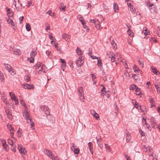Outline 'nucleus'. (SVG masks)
I'll return each instance as SVG.
<instances>
[{"label": "nucleus", "mask_w": 160, "mask_h": 160, "mask_svg": "<svg viewBox=\"0 0 160 160\" xmlns=\"http://www.w3.org/2000/svg\"><path fill=\"white\" fill-rule=\"evenodd\" d=\"M149 102L151 104V108H152L155 106V103L153 99H151L149 101Z\"/></svg>", "instance_id": "obj_18"}, {"label": "nucleus", "mask_w": 160, "mask_h": 160, "mask_svg": "<svg viewBox=\"0 0 160 160\" xmlns=\"http://www.w3.org/2000/svg\"><path fill=\"white\" fill-rule=\"evenodd\" d=\"M151 68L152 70V72H153L156 75H158V73H159V72L157 71V68L153 67H151Z\"/></svg>", "instance_id": "obj_19"}, {"label": "nucleus", "mask_w": 160, "mask_h": 160, "mask_svg": "<svg viewBox=\"0 0 160 160\" xmlns=\"http://www.w3.org/2000/svg\"><path fill=\"white\" fill-rule=\"evenodd\" d=\"M18 148L20 153H21L23 154H26V151L25 148L23 147L22 145L18 144Z\"/></svg>", "instance_id": "obj_5"}, {"label": "nucleus", "mask_w": 160, "mask_h": 160, "mask_svg": "<svg viewBox=\"0 0 160 160\" xmlns=\"http://www.w3.org/2000/svg\"><path fill=\"white\" fill-rule=\"evenodd\" d=\"M97 65L100 68V69L102 71V60L100 58L98 59Z\"/></svg>", "instance_id": "obj_8"}, {"label": "nucleus", "mask_w": 160, "mask_h": 160, "mask_svg": "<svg viewBox=\"0 0 160 160\" xmlns=\"http://www.w3.org/2000/svg\"><path fill=\"white\" fill-rule=\"evenodd\" d=\"M4 65L7 71L8 72H10V70L12 68L10 65L8 64L4 63Z\"/></svg>", "instance_id": "obj_15"}, {"label": "nucleus", "mask_w": 160, "mask_h": 160, "mask_svg": "<svg viewBox=\"0 0 160 160\" xmlns=\"http://www.w3.org/2000/svg\"><path fill=\"white\" fill-rule=\"evenodd\" d=\"M52 159L54 160H59V159L58 158L57 156H54V157H52Z\"/></svg>", "instance_id": "obj_58"}, {"label": "nucleus", "mask_w": 160, "mask_h": 160, "mask_svg": "<svg viewBox=\"0 0 160 160\" xmlns=\"http://www.w3.org/2000/svg\"><path fill=\"white\" fill-rule=\"evenodd\" d=\"M128 34L131 37H132L134 36V33L132 31H127Z\"/></svg>", "instance_id": "obj_28"}, {"label": "nucleus", "mask_w": 160, "mask_h": 160, "mask_svg": "<svg viewBox=\"0 0 160 160\" xmlns=\"http://www.w3.org/2000/svg\"><path fill=\"white\" fill-rule=\"evenodd\" d=\"M155 88L157 90V91L158 94L160 93V87L158 85H155Z\"/></svg>", "instance_id": "obj_31"}, {"label": "nucleus", "mask_w": 160, "mask_h": 160, "mask_svg": "<svg viewBox=\"0 0 160 160\" xmlns=\"http://www.w3.org/2000/svg\"><path fill=\"white\" fill-rule=\"evenodd\" d=\"M91 114H92V115L93 116H95V114H96V112L94 110H91Z\"/></svg>", "instance_id": "obj_53"}, {"label": "nucleus", "mask_w": 160, "mask_h": 160, "mask_svg": "<svg viewBox=\"0 0 160 160\" xmlns=\"http://www.w3.org/2000/svg\"><path fill=\"white\" fill-rule=\"evenodd\" d=\"M41 109L42 112L46 115H49L50 114V111L48 107L46 105H44L41 107Z\"/></svg>", "instance_id": "obj_2"}, {"label": "nucleus", "mask_w": 160, "mask_h": 160, "mask_svg": "<svg viewBox=\"0 0 160 160\" xmlns=\"http://www.w3.org/2000/svg\"><path fill=\"white\" fill-rule=\"evenodd\" d=\"M11 72V74L12 75H14L16 74V73L15 71L12 68L10 70V72Z\"/></svg>", "instance_id": "obj_50"}, {"label": "nucleus", "mask_w": 160, "mask_h": 160, "mask_svg": "<svg viewBox=\"0 0 160 160\" xmlns=\"http://www.w3.org/2000/svg\"><path fill=\"white\" fill-rule=\"evenodd\" d=\"M136 93L137 95H140L141 93L140 92V89L139 88H137L136 89Z\"/></svg>", "instance_id": "obj_38"}, {"label": "nucleus", "mask_w": 160, "mask_h": 160, "mask_svg": "<svg viewBox=\"0 0 160 160\" xmlns=\"http://www.w3.org/2000/svg\"><path fill=\"white\" fill-rule=\"evenodd\" d=\"M133 69L135 72H140V70L138 67L136 65H134L133 67Z\"/></svg>", "instance_id": "obj_23"}, {"label": "nucleus", "mask_w": 160, "mask_h": 160, "mask_svg": "<svg viewBox=\"0 0 160 160\" xmlns=\"http://www.w3.org/2000/svg\"><path fill=\"white\" fill-rule=\"evenodd\" d=\"M88 54H89V55L93 59H98V57H97L96 56H94L93 55H91L92 53H91L90 52H89V53H88Z\"/></svg>", "instance_id": "obj_43"}, {"label": "nucleus", "mask_w": 160, "mask_h": 160, "mask_svg": "<svg viewBox=\"0 0 160 160\" xmlns=\"http://www.w3.org/2000/svg\"><path fill=\"white\" fill-rule=\"evenodd\" d=\"M111 42L112 45L114 49H116L117 48L116 43L114 42L113 40Z\"/></svg>", "instance_id": "obj_32"}, {"label": "nucleus", "mask_w": 160, "mask_h": 160, "mask_svg": "<svg viewBox=\"0 0 160 160\" xmlns=\"http://www.w3.org/2000/svg\"><path fill=\"white\" fill-rule=\"evenodd\" d=\"M96 29H101L102 28L101 27L100 25L99 24V22L96 23L95 25Z\"/></svg>", "instance_id": "obj_33"}, {"label": "nucleus", "mask_w": 160, "mask_h": 160, "mask_svg": "<svg viewBox=\"0 0 160 160\" xmlns=\"http://www.w3.org/2000/svg\"><path fill=\"white\" fill-rule=\"evenodd\" d=\"M138 62L139 65H141L142 67H143L144 64L143 63V62H142V61L139 59L138 60Z\"/></svg>", "instance_id": "obj_42"}, {"label": "nucleus", "mask_w": 160, "mask_h": 160, "mask_svg": "<svg viewBox=\"0 0 160 160\" xmlns=\"http://www.w3.org/2000/svg\"><path fill=\"white\" fill-rule=\"evenodd\" d=\"M93 116L97 120H98L99 118V115L97 113L96 114H95V115Z\"/></svg>", "instance_id": "obj_56"}, {"label": "nucleus", "mask_w": 160, "mask_h": 160, "mask_svg": "<svg viewBox=\"0 0 160 160\" xmlns=\"http://www.w3.org/2000/svg\"><path fill=\"white\" fill-rule=\"evenodd\" d=\"M62 37L63 39H64L66 41H69L70 37V36L68 35L66 33H64V34H63Z\"/></svg>", "instance_id": "obj_11"}, {"label": "nucleus", "mask_w": 160, "mask_h": 160, "mask_svg": "<svg viewBox=\"0 0 160 160\" xmlns=\"http://www.w3.org/2000/svg\"><path fill=\"white\" fill-rule=\"evenodd\" d=\"M3 74L1 72L0 73V78H1V81H2V80H4V78L3 77Z\"/></svg>", "instance_id": "obj_54"}, {"label": "nucleus", "mask_w": 160, "mask_h": 160, "mask_svg": "<svg viewBox=\"0 0 160 160\" xmlns=\"http://www.w3.org/2000/svg\"><path fill=\"white\" fill-rule=\"evenodd\" d=\"M142 122L143 124L148 125V124H147L146 123V119H144V118H143Z\"/></svg>", "instance_id": "obj_60"}, {"label": "nucleus", "mask_w": 160, "mask_h": 160, "mask_svg": "<svg viewBox=\"0 0 160 160\" xmlns=\"http://www.w3.org/2000/svg\"><path fill=\"white\" fill-rule=\"evenodd\" d=\"M48 116L47 117L48 120L51 123H53L54 122V117L52 116L51 115H48Z\"/></svg>", "instance_id": "obj_9"}, {"label": "nucleus", "mask_w": 160, "mask_h": 160, "mask_svg": "<svg viewBox=\"0 0 160 160\" xmlns=\"http://www.w3.org/2000/svg\"><path fill=\"white\" fill-rule=\"evenodd\" d=\"M9 95L11 97V98L12 99V100H14L16 99L15 95L12 92H9Z\"/></svg>", "instance_id": "obj_30"}, {"label": "nucleus", "mask_w": 160, "mask_h": 160, "mask_svg": "<svg viewBox=\"0 0 160 160\" xmlns=\"http://www.w3.org/2000/svg\"><path fill=\"white\" fill-rule=\"evenodd\" d=\"M71 149L72 150H73L74 153L76 154H78L79 152V148H76L74 147L73 146L71 147Z\"/></svg>", "instance_id": "obj_20"}, {"label": "nucleus", "mask_w": 160, "mask_h": 160, "mask_svg": "<svg viewBox=\"0 0 160 160\" xmlns=\"http://www.w3.org/2000/svg\"><path fill=\"white\" fill-rule=\"evenodd\" d=\"M127 136L126 137V140L127 142H128L129 141L130 139V134H129V133H128L127 134Z\"/></svg>", "instance_id": "obj_46"}, {"label": "nucleus", "mask_w": 160, "mask_h": 160, "mask_svg": "<svg viewBox=\"0 0 160 160\" xmlns=\"http://www.w3.org/2000/svg\"><path fill=\"white\" fill-rule=\"evenodd\" d=\"M20 103L23 106L25 109H27V107L25 104V102H24L22 98L20 99Z\"/></svg>", "instance_id": "obj_21"}, {"label": "nucleus", "mask_w": 160, "mask_h": 160, "mask_svg": "<svg viewBox=\"0 0 160 160\" xmlns=\"http://www.w3.org/2000/svg\"><path fill=\"white\" fill-rule=\"evenodd\" d=\"M26 30H31V27L29 24L27 23L26 25Z\"/></svg>", "instance_id": "obj_40"}, {"label": "nucleus", "mask_w": 160, "mask_h": 160, "mask_svg": "<svg viewBox=\"0 0 160 160\" xmlns=\"http://www.w3.org/2000/svg\"><path fill=\"white\" fill-rule=\"evenodd\" d=\"M22 87L25 89H31L32 88L33 85H29L28 84H23Z\"/></svg>", "instance_id": "obj_10"}, {"label": "nucleus", "mask_w": 160, "mask_h": 160, "mask_svg": "<svg viewBox=\"0 0 160 160\" xmlns=\"http://www.w3.org/2000/svg\"><path fill=\"white\" fill-rule=\"evenodd\" d=\"M7 11H8L7 15L9 17H11L12 16H13V13L12 12V11H11L10 9H8Z\"/></svg>", "instance_id": "obj_27"}, {"label": "nucleus", "mask_w": 160, "mask_h": 160, "mask_svg": "<svg viewBox=\"0 0 160 160\" xmlns=\"http://www.w3.org/2000/svg\"><path fill=\"white\" fill-rule=\"evenodd\" d=\"M8 22L9 24H11L12 25H13V24L14 23L13 20H12L10 19H9L8 20Z\"/></svg>", "instance_id": "obj_45"}, {"label": "nucleus", "mask_w": 160, "mask_h": 160, "mask_svg": "<svg viewBox=\"0 0 160 160\" xmlns=\"http://www.w3.org/2000/svg\"><path fill=\"white\" fill-rule=\"evenodd\" d=\"M78 92L80 99L81 100L82 99H83L84 98V97L83 91L82 88L81 87H79L78 89Z\"/></svg>", "instance_id": "obj_3"}, {"label": "nucleus", "mask_w": 160, "mask_h": 160, "mask_svg": "<svg viewBox=\"0 0 160 160\" xmlns=\"http://www.w3.org/2000/svg\"><path fill=\"white\" fill-rule=\"evenodd\" d=\"M8 142L9 145H11L12 147L13 146V142L12 140L9 138L8 139Z\"/></svg>", "instance_id": "obj_35"}, {"label": "nucleus", "mask_w": 160, "mask_h": 160, "mask_svg": "<svg viewBox=\"0 0 160 160\" xmlns=\"http://www.w3.org/2000/svg\"><path fill=\"white\" fill-rule=\"evenodd\" d=\"M92 81H93V80L96 78V76L94 75V74H92Z\"/></svg>", "instance_id": "obj_63"}, {"label": "nucleus", "mask_w": 160, "mask_h": 160, "mask_svg": "<svg viewBox=\"0 0 160 160\" xmlns=\"http://www.w3.org/2000/svg\"><path fill=\"white\" fill-rule=\"evenodd\" d=\"M114 56H115L114 54L113 55H112V57H111V61L112 62H114L115 60V59H117L116 57L115 58L114 57ZM117 59H119L118 58H117Z\"/></svg>", "instance_id": "obj_36"}, {"label": "nucleus", "mask_w": 160, "mask_h": 160, "mask_svg": "<svg viewBox=\"0 0 160 160\" xmlns=\"http://www.w3.org/2000/svg\"><path fill=\"white\" fill-rule=\"evenodd\" d=\"M21 51L19 49H17L16 50V55H19L21 54Z\"/></svg>", "instance_id": "obj_39"}, {"label": "nucleus", "mask_w": 160, "mask_h": 160, "mask_svg": "<svg viewBox=\"0 0 160 160\" xmlns=\"http://www.w3.org/2000/svg\"><path fill=\"white\" fill-rule=\"evenodd\" d=\"M14 2L15 7L18 8V11H20V9H21L22 7V3H20L19 0H14Z\"/></svg>", "instance_id": "obj_4"}, {"label": "nucleus", "mask_w": 160, "mask_h": 160, "mask_svg": "<svg viewBox=\"0 0 160 160\" xmlns=\"http://www.w3.org/2000/svg\"><path fill=\"white\" fill-rule=\"evenodd\" d=\"M130 11L132 13L134 12L135 8L133 7L132 8L130 7Z\"/></svg>", "instance_id": "obj_59"}, {"label": "nucleus", "mask_w": 160, "mask_h": 160, "mask_svg": "<svg viewBox=\"0 0 160 160\" xmlns=\"http://www.w3.org/2000/svg\"><path fill=\"white\" fill-rule=\"evenodd\" d=\"M46 27V28L45 30H48L50 29V26L48 25L47 23L45 24Z\"/></svg>", "instance_id": "obj_55"}, {"label": "nucleus", "mask_w": 160, "mask_h": 160, "mask_svg": "<svg viewBox=\"0 0 160 160\" xmlns=\"http://www.w3.org/2000/svg\"><path fill=\"white\" fill-rule=\"evenodd\" d=\"M3 147L6 150H8V145L6 144V143H3L2 144Z\"/></svg>", "instance_id": "obj_44"}, {"label": "nucleus", "mask_w": 160, "mask_h": 160, "mask_svg": "<svg viewBox=\"0 0 160 160\" xmlns=\"http://www.w3.org/2000/svg\"><path fill=\"white\" fill-rule=\"evenodd\" d=\"M89 22H90L91 23H93L94 24V25H95L96 23H98V21L97 19H94L93 20L90 19L89 20Z\"/></svg>", "instance_id": "obj_26"}, {"label": "nucleus", "mask_w": 160, "mask_h": 160, "mask_svg": "<svg viewBox=\"0 0 160 160\" xmlns=\"http://www.w3.org/2000/svg\"><path fill=\"white\" fill-rule=\"evenodd\" d=\"M80 59H79V60H78L76 62V64L78 67H81L83 64L82 61V58H80Z\"/></svg>", "instance_id": "obj_12"}, {"label": "nucleus", "mask_w": 160, "mask_h": 160, "mask_svg": "<svg viewBox=\"0 0 160 160\" xmlns=\"http://www.w3.org/2000/svg\"><path fill=\"white\" fill-rule=\"evenodd\" d=\"M31 2L30 1H29L28 2V4L27 5V7H29L32 4Z\"/></svg>", "instance_id": "obj_62"}, {"label": "nucleus", "mask_w": 160, "mask_h": 160, "mask_svg": "<svg viewBox=\"0 0 160 160\" xmlns=\"http://www.w3.org/2000/svg\"><path fill=\"white\" fill-rule=\"evenodd\" d=\"M125 158H126V159L127 160H131L130 159V158L128 156V155H125Z\"/></svg>", "instance_id": "obj_64"}, {"label": "nucleus", "mask_w": 160, "mask_h": 160, "mask_svg": "<svg viewBox=\"0 0 160 160\" xmlns=\"http://www.w3.org/2000/svg\"><path fill=\"white\" fill-rule=\"evenodd\" d=\"M49 38L51 40H53L54 39L51 33L49 35Z\"/></svg>", "instance_id": "obj_61"}, {"label": "nucleus", "mask_w": 160, "mask_h": 160, "mask_svg": "<svg viewBox=\"0 0 160 160\" xmlns=\"http://www.w3.org/2000/svg\"><path fill=\"white\" fill-rule=\"evenodd\" d=\"M23 115L26 119L30 118L29 114L27 111H25Z\"/></svg>", "instance_id": "obj_25"}, {"label": "nucleus", "mask_w": 160, "mask_h": 160, "mask_svg": "<svg viewBox=\"0 0 160 160\" xmlns=\"http://www.w3.org/2000/svg\"><path fill=\"white\" fill-rule=\"evenodd\" d=\"M149 8L150 12L156 14L157 12V8L155 5L153 4H151L148 6Z\"/></svg>", "instance_id": "obj_1"}, {"label": "nucleus", "mask_w": 160, "mask_h": 160, "mask_svg": "<svg viewBox=\"0 0 160 160\" xmlns=\"http://www.w3.org/2000/svg\"><path fill=\"white\" fill-rule=\"evenodd\" d=\"M105 147L106 149L108 152H110L111 151V148H110V146L107 144H105Z\"/></svg>", "instance_id": "obj_34"}, {"label": "nucleus", "mask_w": 160, "mask_h": 160, "mask_svg": "<svg viewBox=\"0 0 160 160\" xmlns=\"http://www.w3.org/2000/svg\"><path fill=\"white\" fill-rule=\"evenodd\" d=\"M22 134L21 131L20 130V129H19L17 131L16 134H17V136L19 137H20L21 136V134Z\"/></svg>", "instance_id": "obj_41"}, {"label": "nucleus", "mask_w": 160, "mask_h": 160, "mask_svg": "<svg viewBox=\"0 0 160 160\" xmlns=\"http://www.w3.org/2000/svg\"><path fill=\"white\" fill-rule=\"evenodd\" d=\"M28 60L30 63H32L34 62V58L32 57L30 58H28Z\"/></svg>", "instance_id": "obj_49"}, {"label": "nucleus", "mask_w": 160, "mask_h": 160, "mask_svg": "<svg viewBox=\"0 0 160 160\" xmlns=\"http://www.w3.org/2000/svg\"><path fill=\"white\" fill-rule=\"evenodd\" d=\"M60 4L61 5V6L60 7V10H62L63 11H65L66 6L64 5V4L62 2H60Z\"/></svg>", "instance_id": "obj_22"}, {"label": "nucleus", "mask_w": 160, "mask_h": 160, "mask_svg": "<svg viewBox=\"0 0 160 160\" xmlns=\"http://www.w3.org/2000/svg\"><path fill=\"white\" fill-rule=\"evenodd\" d=\"M76 52L78 55V56H79V59H80V58H82V51L80 49V48L78 47L76 49Z\"/></svg>", "instance_id": "obj_7"}, {"label": "nucleus", "mask_w": 160, "mask_h": 160, "mask_svg": "<svg viewBox=\"0 0 160 160\" xmlns=\"http://www.w3.org/2000/svg\"><path fill=\"white\" fill-rule=\"evenodd\" d=\"M134 102H135V104H134V107L136 108L137 109H139L138 108H139H139L141 110H142V109H141V106L139 105L138 104H137L136 103V101L135 100H134Z\"/></svg>", "instance_id": "obj_29"}, {"label": "nucleus", "mask_w": 160, "mask_h": 160, "mask_svg": "<svg viewBox=\"0 0 160 160\" xmlns=\"http://www.w3.org/2000/svg\"><path fill=\"white\" fill-rule=\"evenodd\" d=\"M24 18V17L23 16L19 18V20L20 21V23L21 24L22 23V21L23 20V19Z\"/></svg>", "instance_id": "obj_52"}, {"label": "nucleus", "mask_w": 160, "mask_h": 160, "mask_svg": "<svg viewBox=\"0 0 160 160\" xmlns=\"http://www.w3.org/2000/svg\"><path fill=\"white\" fill-rule=\"evenodd\" d=\"M46 153L50 158L51 157H52H52H54V154L52 153V152L51 151L48 150L47 149L46 150Z\"/></svg>", "instance_id": "obj_14"}, {"label": "nucleus", "mask_w": 160, "mask_h": 160, "mask_svg": "<svg viewBox=\"0 0 160 160\" xmlns=\"http://www.w3.org/2000/svg\"><path fill=\"white\" fill-rule=\"evenodd\" d=\"M123 65H124V66L125 67V68H128V66L127 64V63L126 62H123Z\"/></svg>", "instance_id": "obj_57"}, {"label": "nucleus", "mask_w": 160, "mask_h": 160, "mask_svg": "<svg viewBox=\"0 0 160 160\" xmlns=\"http://www.w3.org/2000/svg\"><path fill=\"white\" fill-rule=\"evenodd\" d=\"M7 127L8 129L9 130L10 132L14 131V129L12 127L11 124H9L8 123L7 125Z\"/></svg>", "instance_id": "obj_24"}, {"label": "nucleus", "mask_w": 160, "mask_h": 160, "mask_svg": "<svg viewBox=\"0 0 160 160\" xmlns=\"http://www.w3.org/2000/svg\"><path fill=\"white\" fill-rule=\"evenodd\" d=\"M139 132L140 133L141 136H143L145 135V133L141 129H139Z\"/></svg>", "instance_id": "obj_48"}, {"label": "nucleus", "mask_w": 160, "mask_h": 160, "mask_svg": "<svg viewBox=\"0 0 160 160\" xmlns=\"http://www.w3.org/2000/svg\"><path fill=\"white\" fill-rule=\"evenodd\" d=\"M37 53V52L36 51V50L34 49H32V51H31L30 53L31 57L34 58V57L36 55Z\"/></svg>", "instance_id": "obj_13"}, {"label": "nucleus", "mask_w": 160, "mask_h": 160, "mask_svg": "<svg viewBox=\"0 0 160 160\" xmlns=\"http://www.w3.org/2000/svg\"><path fill=\"white\" fill-rule=\"evenodd\" d=\"M66 65V63H62L61 64V67L63 71H64V68Z\"/></svg>", "instance_id": "obj_47"}, {"label": "nucleus", "mask_w": 160, "mask_h": 160, "mask_svg": "<svg viewBox=\"0 0 160 160\" xmlns=\"http://www.w3.org/2000/svg\"><path fill=\"white\" fill-rule=\"evenodd\" d=\"M113 9L114 11L115 12H117L118 11H117L118 10L119 7L117 3L114 2L113 4Z\"/></svg>", "instance_id": "obj_17"}, {"label": "nucleus", "mask_w": 160, "mask_h": 160, "mask_svg": "<svg viewBox=\"0 0 160 160\" xmlns=\"http://www.w3.org/2000/svg\"><path fill=\"white\" fill-rule=\"evenodd\" d=\"M7 116L8 119L10 120H11L12 119V117L11 113L8 112L7 113Z\"/></svg>", "instance_id": "obj_37"}, {"label": "nucleus", "mask_w": 160, "mask_h": 160, "mask_svg": "<svg viewBox=\"0 0 160 160\" xmlns=\"http://www.w3.org/2000/svg\"><path fill=\"white\" fill-rule=\"evenodd\" d=\"M26 120L27 121V123H29L31 125V128H32V129H34V128H33V127L34 126V123L32 121V120L30 118Z\"/></svg>", "instance_id": "obj_6"}, {"label": "nucleus", "mask_w": 160, "mask_h": 160, "mask_svg": "<svg viewBox=\"0 0 160 160\" xmlns=\"http://www.w3.org/2000/svg\"><path fill=\"white\" fill-rule=\"evenodd\" d=\"M30 76L29 74H27L25 76H24V80L26 82H28L30 80Z\"/></svg>", "instance_id": "obj_16"}, {"label": "nucleus", "mask_w": 160, "mask_h": 160, "mask_svg": "<svg viewBox=\"0 0 160 160\" xmlns=\"http://www.w3.org/2000/svg\"><path fill=\"white\" fill-rule=\"evenodd\" d=\"M137 87L135 85H131L130 87V89L131 90H133L134 89H136Z\"/></svg>", "instance_id": "obj_51"}]
</instances>
